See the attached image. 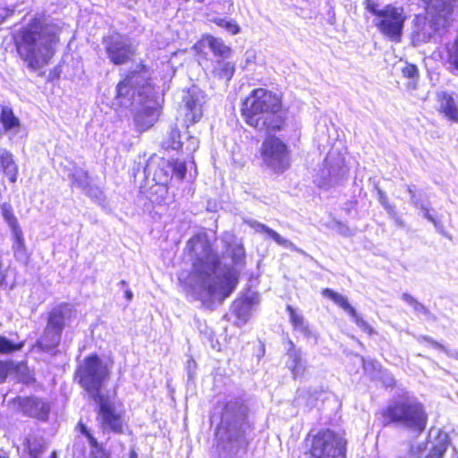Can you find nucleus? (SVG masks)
I'll use <instances>...</instances> for the list:
<instances>
[{
    "label": "nucleus",
    "mask_w": 458,
    "mask_h": 458,
    "mask_svg": "<svg viewBox=\"0 0 458 458\" xmlns=\"http://www.w3.org/2000/svg\"><path fill=\"white\" fill-rule=\"evenodd\" d=\"M224 242L226 245V251L232 257L233 265L242 266L245 259V250L242 242H238L232 234L225 235Z\"/></svg>",
    "instance_id": "obj_21"
},
{
    "label": "nucleus",
    "mask_w": 458,
    "mask_h": 458,
    "mask_svg": "<svg viewBox=\"0 0 458 458\" xmlns=\"http://www.w3.org/2000/svg\"><path fill=\"white\" fill-rule=\"evenodd\" d=\"M421 211L423 212V216L427 220L431 222L436 227L438 226V222L430 215L428 206H426L425 208H422Z\"/></svg>",
    "instance_id": "obj_49"
},
{
    "label": "nucleus",
    "mask_w": 458,
    "mask_h": 458,
    "mask_svg": "<svg viewBox=\"0 0 458 458\" xmlns=\"http://www.w3.org/2000/svg\"><path fill=\"white\" fill-rule=\"evenodd\" d=\"M325 169L322 170L323 176L325 177V185H330L337 182L339 176H344L345 170L337 163L336 165L332 163V157L328 155L325 158Z\"/></svg>",
    "instance_id": "obj_25"
},
{
    "label": "nucleus",
    "mask_w": 458,
    "mask_h": 458,
    "mask_svg": "<svg viewBox=\"0 0 458 458\" xmlns=\"http://www.w3.org/2000/svg\"><path fill=\"white\" fill-rule=\"evenodd\" d=\"M361 361L363 363V368L366 371H369V369H376L377 367V363L372 360H365L363 358H361Z\"/></svg>",
    "instance_id": "obj_50"
},
{
    "label": "nucleus",
    "mask_w": 458,
    "mask_h": 458,
    "mask_svg": "<svg viewBox=\"0 0 458 458\" xmlns=\"http://www.w3.org/2000/svg\"><path fill=\"white\" fill-rule=\"evenodd\" d=\"M245 223L251 228H253L257 233H267L271 239H273L278 245L297 250L296 246L289 240L283 238L279 233H277L273 229L269 228L264 224H261L258 221L250 219L246 220Z\"/></svg>",
    "instance_id": "obj_20"
},
{
    "label": "nucleus",
    "mask_w": 458,
    "mask_h": 458,
    "mask_svg": "<svg viewBox=\"0 0 458 458\" xmlns=\"http://www.w3.org/2000/svg\"><path fill=\"white\" fill-rule=\"evenodd\" d=\"M26 448L28 449L30 456H32L33 458L37 456L38 453V447L36 445L31 443V440L29 438L26 439Z\"/></svg>",
    "instance_id": "obj_47"
},
{
    "label": "nucleus",
    "mask_w": 458,
    "mask_h": 458,
    "mask_svg": "<svg viewBox=\"0 0 458 458\" xmlns=\"http://www.w3.org/2000/svg\"><path fill=\"white\" fill-rule=\"evenodd\" d=\"M144 174L147 179L151 178L156 184L165 187L172 178L171 161L153 155L147 161Z\"/></svg>",
    "instance_id": "obj_14"
},
{
    "label": "nucleus",
    "mask_w": 458,
    "mask_h": 458,
    "mask_svg": "<svg viewBox=\"0 0 458 458\" xmlns=\"http://www.w3.org/2000/svg\"><path fill=\"white\" fill-rule=\"evenodd\" d=\"M448 357L454 358L455 360H458V352L457 351H452L444 346V349H441Z\"/></svg>",
    "instance_id": "obj_52"
},
{
    "label": "nucleus",
    "mask_w": 458,
    "mask_h": 458,
    "mask_svg": "<svg viewBox=\"0 0 458 458\" xmlns=\"http://www.w3.org/2000/svg\"><path fill=\"white\" fill-rule=\"evenodd\" d=\"M419 342H428L434 348H437L441 351V349H444V345L435 341L432 337L427 336V335H420L418 338Z\"/></svg>",
    "instance_id": "obj_46"
},
{
    "label": "nucleus",
    "mask_w": 458,
    "mask_h": 458,
    "mask_svg": "<svg viewBox=\"0 0 458 458\" xmlns=\"http://www.w3.org/2000/svg\"><path fill=\"white\" fill-rule=\"evenodd\" d=\"M446 451V444L440 443L435 445L426 458H442Z\"/></svg>",
    "instance_id": "obj_41"
},
{
    "label": "nucleus",
    "mask_w": 458,
    "mask_h": 458,
    "mask_svg": "<svg viewBox=\"0 0 458 458\" xmlns=\"http://www.w3.org/2000/svg\"><path fill=\"white\" fill-rule=\"evenodd\" d=\"M235 64L226 59H217L213 66V74L219 80L229 81L234 74Z\"/></svg>",
    "instance_id": "obj_26"
},
{
    "label": "nucleus",
    "mask_w": 458,
    "mask_h": 458,
    "mask_svg": "<svg viewBox=\"0 0 458 458\" xmlns=\"http://www.w3.org/2000/svg\"><path fill=\"white\" fill-rule=\"evenodd\" d=\"M181 138L182 136L180 131L177 129H173L168 137L164 140L163 146L174 150L181 149L182 148V141Z\"/></svg>",
    "instance_id": "obj_33"
},
{
    "label": "nucleus",
    "mask_w": 458,
    "mask_h": 458,
    "mask_svg": "<svg viewBox=\"0 0 458 458\" xmlns=\"http://www.w3.org/2000/svg\"><path fill=\"white\" fill-rule=\"evenodd\" d=\"M438 111L447 120L458 123V95L454 92L439 91L437 93Z\"/></svg>",
    "instance_id": "obj_17"
},
{
    "label": "nucleus",
    "mask_w": 458,
    "mask_h": 458,
    "mask_svg": "<svg viewBox=\"0 0 458 458\" xmlns=\"http://www.w3.org/2000/svg\"><path fill=\"white\" fill-rule=\"evenodd\" d=\"M411 202L416 208L420 210L427 206L415 193H412Z\"/></svg>",
    "instance_id": "obj_48"
},
{
    "label": "nucleus",
    "mask_w": 458,
    "mask_h": 458,
    "mask_svg": "<svg viewBox=\"0 0 458 458\" xmlns=\"http://www.w3.org/2000/svg\"><path fill=\"white\" fill-rule=\"evenodd\" d=\"M306 369L305 361L301 359L295 368L293 369L292 374L294 378L301 377Z\"/></svg>",
    "instance_id": "obj_45"
},
{
    "label": "nucleus",
    "mask_w": 458,
    "mask_h": 458,
    "mask_svg": "<svg viewBox=\"0 0 458 458\" xmlns=\"http://www.w3.org/2000/svg\"><path fill=\"white\" fill-rule=\"evenodd\" d=\"M0 168L11 182L17 181L18 166L14 162L13 156L5 149L0 150Z\"/></svg>",
    "instance_id": "obj_24"
},
{
    "label": "nucleus",
    "mask_w": 458,
    "mask_h": 458,
    "mask_svg": "<svg viewBox=\"0 0 458 458\" xmlns=\"http://www.w3.org/2000/svg\"><path fill=\"white\" fill-rule=\"evenodd\" d=\"M405 20L403 7L387 4L380 11L376 26L382 34L391 40L399 42Z\"/></svg>",
    "instance_id": "obj_10"
},
{
    "label": "nucleus",
    "mask_w": 458,
    "mask_h": 458,
    "mask_svg": "<svg viewBox=\"0 0 458 458\" xmlns=\"http://www.w3.org/2000/svg\"><path fill=\"white\" fill-rule=\"evenodd\" d=\"M108 376L106 365L97 355H91L84 359L82 364L77 370L79 382L88 394L96 399L97 396H103L101 387L104 380Z\"/></svg>",
    "instance_id": "obj_7"
},
{
    "label": "nucleus",
    "mask_w": 458,
    "mask_h": 458,
    "mask_svg": "<svg viewBox=\"0 0 458 458\" xmlns=\"http://www.w3.org/2000/svg\"><path fill=\"white\" fill-rule=\"evenodd\" d=\"M203 42L208 45L214 55L220 59H227L231 55V48L220 38L208 35L204 38Z\"/></svg>",
    "instance_id": "obj_27"
},
{
    "label": "nucleus",
    "mask_w": 458,
    "mask_h": 458,
    "mask_svg": "<svg viewBox=\"0 0 458 458\" xmlns=\"http://www.w3.org/2000/svg\"><path fill=\"white\" fill-rule=\"evenodd\" d=\"M172 167V177H175L177 180L182 181L186 174V165L184 162L174 161L171 162Z\"/></svg>",
    "instance_id": "obj_38"
},
{
    "label": "nucleus",
    "mask_w": 458,
    "mask_h": 458,
    "mask_svg": "<svg viewBox=\"0 0 458 458\" xmlns=\"http://www.w3.org/2000/svg\"><path fill=\"white\" fill-rule=\"evenodd\" d=\"M120 284H121L122 286H125V285L127 284V283H126L124 280H122V281L120 282Z\"/></svg>",
    "instance_id": "obj_61"
},
{
    "label": "nucleus",
    "mask_w": 458,
    "mask_h": 458,
    "mask_svg": "<svg viewBox=\"0 0 458 458\" xmlns=\"http://www.w3.org/2000/svg\"><path fill=\"white\" fill-rule=\"evenodd\" d=\"M382 425L390 424L421 433L427 425L428 415L423 405L411 397H402L389 403L380 411Z\"/></svg>",
    "instance_id": "obj_6"
},
{
    "label": "nucleus",
    "mask_w": 458,
    "mask_h": 458,
    "mask_svg": "<svg viewBox=\"0 0 458 458\" xmlns=\"http://www.w3.org/2000/svg\"><path fill=\"white\" fill-rule=\"evenodd\" d=\"M185 108V116L191 123H196L202 117V105L204 94L198 87L188 89L182 98Z\"/></svg>",
    "instance_id": "obj_16"
},
{
    "label": "nucleus",
    "mask_w": 458,
    "mask_h": 458,
    "mask_svg": "<svg viewBox=\"0 0 458 458\" xmlns=\"http://www.w3.org/2000/svg\"><path fill=\"white\" fill-rule=\"evenodd\" d=\"M8 369L6 368V365L0 361V384L3 383L7 376Z\"/></svg>",
    "instance_id": "obj_51"
},
{
    "label": "nucleus",
    "mask_w": 458,
    "mask_h": 458,
    "mask_svg": "<svg viewBox=\"0 0 458 458\" xmlns=\"http://www.w3.org/2000/svg\"><path fill=\"white\" fill-rule=\"evenodd\" d=\"M251 57H253V55H251ZM250 61V55H248V57H247V64H246V66H248V64H249Z\"/></svg>",
    "instance_id": "obj_62"
},
{
    "label": "nucleus",
    "mask_w": 458,
    "mask_h": 458,
    "mask_svg": "<svg viewBox=\"0 0 458 458\" xmlns=\"http://www.w3.org/2000/svg\"><path fill=\"white\" fill-rule=\"evenodd\" d=\"M192 259L191 272L186 284L203 305L211 307L222 303L238 283L235 271L222 267L218 254L213 250L207 233L191 237L186 245Z\"/></svg>",
    "instance_id": "obj_1"
},
{
    "label": "nucleus",
    "mask_w": 458,
    "mask_h": 458,
    "mask_svg": "<svg viewBox=\"0 0 458 458\" xmlns=\"http://www.w3.org/2000/svg\"><path fill=\"white\" fill-rule=\"evenodd\" d=\"M125 297L127 299V301H131L132 300V297H133V293L131 290L129 289H126L125 292Z\"/></svg>",
    "instance_id": "obj_58"
},
{
    "label": "nucleus",
    "mask_w": 458,
    "mask_h": 458,
    "mask_svg": "<svg viewBox=\"0 0 458 458\" xmlns=\"http://www.w3.org/2000/svg\"><path fill=\"white\" fill-rule=\"evenodd\" d=\"M365 8L371 13L372 14L377 16V19L380 16V11L377 9V4L373 0H365Z\"/></svg>",
    "instance_id": "obj_44"
},
{
    "label": "nucleus",
    "mask_w": 458,
    "mask_h": 458,
    "mask_svg": "<svg viewBox=\"0 0 458 458\" xmlns=\"http://www.w3.org/2000/svg\"><path fill=\"white\" fill-rule=\"evenodd\" d=\"M378 195L379 202L383 207L389 203L386 195L382 191H378Z\"/></svg>",
    "instance_id": "obj_54"
},
{
    "label": "nucleus",
    "mask_w": 458,
    "mask_h": 458,
    "mask_svg": "<svg viewBox=\"0 0 458 458\" xmlns=\"http://www.w3.org/2000/svg\"><path fill=\"white\" fill-rule=\"evenodd\" d=\"M72 184L80 189H85L89 185L88 173L82 169H76L71 175Z\"/></svg>",
    "instance_id": "obj_35"
},
{
    "label": "nucleus",
    "mask_w": 458,
    "mask_h": 458,
    "mask_svg": "<svg viewBox=\"0 0 458 458\" xmlns=\"http://www.w3.org/2000/svg\"><path fill=\"white\" fill-rule=\"evenodd\" d=\"M72 308L67 303H62L55 307L47 317V326L63 333L64 327L72 316Z\"/></svg>",
    "instance_id": "obj_18"
},
{
    "label": "nucleus",
    "mask_w": 458,
    "mask_h": 458,
    "mask_svg": "<svg viewBox=\"0 0 458 458\" xmlns=\"http://www.w3.org/2000/svg\"><path fill=\"white\" fill-rule=\"evenodd\" d=\"M245 122L260 131L268 133L284 128L286 113L282 109L280 98L266 89H256L242 106Z\"/></svg>",
    "instance_id": "obj_4"
},
{
    "label": "nucleus",
    "mask_w": 458,
    "mask_h": 458,
    "mask_svg": "<svg viewBox=\"0 0 458 458\" xmlns=\"http://www.w3.org/2000/svg\"><path fill=\"white\" fill-rule=\"evenodd\" d=\"M402 300L405 301L407 304L411 306L415 312L418 314H422L427 318H430L433 317L431 312L420 302H419L413 296L409 293H403L402 295Z\"/></svg>",
    "instance_id": "obj_32"
},
{
    "label": "nucleus",
    "mask_w": 458,
    "mask_h": 458,
    "mask_svg": "<svg viewBox=\"0 0 458 458\" xmlns=\"http://www.w3.org/2000/svg\"><path fill=\"white\" fill-rule=\"evenodd\" d=\"M322 295L332 300L337 306L348 313L356 326L363 332L369 335L375 334L373 327L357 313L356 310L349 303L347 297L328 288L322 291Z\"/></svg>",
    "instance_id": "obj_15"
},
{
    "label": "nucleus",
    "mask_w": 458,
    "mask_h": 458,
    "mask_svg": "<svg viewBox=\"0 0 458 458\" xmlns=\"http://www.w3.org/2000/svg\"><path fill=\"white\" fill-rule=\"evenodd\" d=\"M0 458H8V455L4 451L0 450Z\"/></svg>",
    "instance_id": "obj_59"
},
{
    "label": "nucleus",
    "mask_w": 458,
    "mask_h": 458,
    "mask_svg": "<svg viewBox=\"0 0 458 458\" xmlns=\"http://www.w3.org/2000/svg\"><path fill=\"white\" fill-rule=\"evenodd\" d=\"M264 165L275 174H283L291 166V150L281 139L267 137L260 148Z\"/></svg>",
    "instance_id": "obj_8"
},
{
    "label": "nucleus",
    "mask_w": 458,
    "mask_h": 458,
    "mask_svg": "<svg viewBox=\"0 0 458 458\" xmlns=\"http://www.w3.org/2000/svg\"><path fill=\"white\" fill-rule=\"evenodd\" d=\"M85 437H87L89 445L92 446V447H97L98 446V441L97 439L92 436V434L90 432H89L88 434L85 435Z\"/></svg>",
    "instance_id": "obj_53"
},
{
    "label": "nucleus",
    "mask_w": 458,
    "mask_h": 458,
    "mask_svg": "<svg viewBox=\"0 0 458 458\" xmlns=\"http://www.w3.org/2000/svg\"><path fill=\"white\" fill-rule=\"evenodd\" d=\"M184 146L185 151L188 154H191L197 150L199 148V140L195 137L189 136L187 138V141L182 142V147Z\"/></svg>",
    "instance_id": "obj_42"
},
{
    "label": "nucleus",
    "mask_w": 458,
    "mask_h": 458,
    "mask_svg": "<svg viewBox=\"0 0 458 458\" xmlns=\"http://www.w3.org/2000/svg\"><path fill=\"white\" fill-rule=\"evenodd\" d=\"M130 458H137V455H136L134 453H132V454H131Z\"/></svg>",
    "instance_id": "obj_63"
},
{
    "label": "nucleus",
    "mask_w": 458,
    "mask_h": 458,
    "mask_svg": "<svg viewBox=\"0 0 458 458\" xmlns=\"http://www.w3.org/2000/svg\"><path fill=\"white\" fill-rule=\"evenodd\" d=\"M98 405V420L104 431L121 433L123 431L122 414L105 396H97L93 400Z\"/></svg>",
    "instance_id": "obj_12"
},
{
    "label": "nucleus",
    "mask_w": 458,
    "mask_h": 458,
    "mask_svg": "<svg viewBox=\"0 0 458 458\" xmlns=\"http://www.w3.org/2000/svg\"><path fill=\"white\" fill-rule=\"evenodd\" d=\"M0 123L5 132L14 135L20 131V120L14 115L12 108L7 106L1 107Z\"/></svg>",
    "instance_id": "obj_23"
},
{
    "label": "nucleus",
    "mask_w": 458,
    "mask_h": 458,
    "mask_svg": "<svg viewBox=\"0 0 458 458\" xmlns=\"http://www.w3.org/2000/svg\"><path fill=\"white\" fill-rule=\"evenodd\" d=\"M428 10H434L436 15L445 19L449 18L452 12V3L454 0H422Z\"/></svg>",
    "instance_id": "obj_28"
},
{
    "label": "nucleus",
    "mask_w": 458,
    "mask_h": 458,
    "mask_svg": "<svg viewBox=\"0 0 458 458\" xmlns=\"http://www.w3.org/2000/svg\"><path fill=\"white\" fill-rule=\"evenodd\" d=\"M104 44L107 57L115 65L126 64L135 55L131 40L123 35H111L104 40Z\"/></svg>",
    "instance_id": "obj_11"
},
{
    "label": "nucleus",
    "mask_w": 458,
    "mask_h": 458,
    "mask_svg": "<svg viewBox=\"0 0 458 458\" xmlns=\"http://www.w3.org/2000/svg\"><path fill=\"white\" fill-rule=\"evenodd\" d=\"M79 428H80V431H81V434H83L84 436L89 432V430L88 429V428H87L84 424H82V423H80V424H79Z\"/></svg>",
    "instance_id": "obj_57"
},
{
    "label": "nucleus",
    "mask_w": 458,
    "mask_h": 458,
    "mask_svg": "<svg viewBox=\"0 0 458 458\" xmlns=\"http://www.w3.org/2000/svg\"><path fill=\"white\" fill-rule=\"evenodd\" d=\"M15 11V6H1L0 5V25L4 22V21L12 16Z\"/></svg>",
    "instance_id": "obj_43"
},
{
    "label": "nucleus",
    "mask_w": 458,
    "mask_h": 458,
    "mask_svg": "<svg viewBox=\"0 0 458 458\" xmlns=\"http://www.w3.org/2000/svg\"><path fill=\"white\" fill-rule=\"evenodd\" d=\"M383 208L386 210V212H387L390 216H394L395 215V208H394V206L391 205L390 203H388V204L385 205Z\"/></svg>",
    "instance_id": "obj_55"
},
{
    "label": "nucleus",
    "mask_w": 458,
    "mask_h": 458,
    "mask_svg": "<svg viewBox=\"0 0 458 458\" xmlns=\"http://www.w3.org/2000/svg\"><path fill=\"white\" fill-rule=\"evenodd\" d=\"M316 398L310 394L309 390L299 389L293 400L296 406H302L310 409L315 405Z\"/></svg>",
    "instance_id": "obj_30"
},
{
    "label": "nucleus",
    "mask_w": 458,
    "mask_h": 458,
    "mask_svg": "<svg viewBox=\"0 0 458 458\" xmlns=\"http://www.w3.org/2000/svg\"><path fill=\"white\" fill-rule=\"evenodd\" d=\"M310 458H345V441L327 429L316 435L311 442Z\"/></svg>",
    "instance_id": "obj_9"
},
{
    "label": "nucleus",
    "mask_w": 458,
    "mask_h": 458,
    "mask_svg": "<svg viewBox=\"0 0 458 458\" xmlns=\"http://www.w3.org/2000/svg\"><path fill=\"white\" fill-rule=\"evenodd\" d=\"M258 302V295L255 293H248L233 301L232 311L237 317L239 322L245 324L251 314L252 306Z\"/></svg>",
    "instance_id": "obj_19"
},
{
    "label": "nucleus",
    "mask_w": 458,
    "mask_h": 458,
    "mask_svg": "<svg viewBox=\"0 0 458 458\" xmlns=\"http://www.w3.org/2000/svg\"><path fill=\"white\" fill-rule=\"evenodd\" d=\"M216 23L219 27L226 30L232 35L237 34L240 30L239 26L235 22H233L232 21H227L225 19H217V20H216Z\"/></svg>",
    "instance_id": "obj_39"
},
{
    "label": "nucleus",
    "mask_w": 458,
    "mask_h": 458,
    "mask_svg": "<svg viewBox=\"0 0 458 458\" xmlns=\"http://www.w3.org/2000/svg\"><path fill=\"white\" fill-rule=\"evenodd\" d=\"M62 332L46 326L42 336L38 340V347L45 352H50L60 344Z\"/></svg>",
    "instance_id": "obj_22"
},
{
    "label": "nucleus",
    "mask_w": 458,
    "mask_h": 458,
    "mask_svg": "<svg viewBox=\"0 0 458 458\" xmlns=\"http://www.w3.org/2000/svg\"><path fill=\"white\" fill-rule=\"evenodd\" d=\"M3 216L4 220L7 222L8 225L10 226L11 230H14L15 228H19V225L17 222V219L15 216L13 215L12 208L10 205L4 204L1 207Z\"/></svg>",
    "instance_id": "obj_37"
},
{
    "label": "nucleus",
    "mask_w": 458,
    "mask_h": 458,
    "mask_svg": "<svg viewBox=\"0 0 458 458\" xmlns=\"http://www.w3.org/2000/svg\"><path fill=\"white\" fill-rule=\"evenodd\" d=\"M247 411L241 399L229 400L224 405L216 437L220 444H227L230 450L245 444L244 433L249 428Z\"/></svg>",
    "instance_id": "obj_5"
},
{
    "label": "nucleus",
    "mask_w": 458,
    "mask_h": 458,
    "mask_svg": "<svg viewBox=\"0 0 458 458\" xmlns=\"http://www.w3.org/2000/svg\"><path fill=\"white\" fill-rule=\"evenodd\" d=\"M24 343H14L5 336L0 335V353L2 354H7L13 352H17L21 350L23 347Z\"/></svg>",
    "instance_id": "obj_34"
},
{
    "label": "nucleus",
    "mask_w": 458,
    "mask_h": 458,
    "mask_svg": "<svg viewBox=\"0 0 458 458\" xmlns=\"http://www.w3.org/2000/svg\"><path fill=\"white\" fill-rule=\"evenodd\" d=\"M286 310L289 313L290 322L293 325V328L295 330L300 331L301 333H302L305 335H310L309 326L306 323L303 316L301 313L297 312V310L294 308H293L291 305L286 306Z\"/></svg>",
    "instance_id": "obj_29"
},
{
    "label": "nucleus",
    "mask_w": 458,
    "mask_h": 458,
    "mask_svg": "<svg viewBox=\"0 0 458 458\" xmlns=\"http://www.w3.org/2000/svg\"><path fill=\"white\" fill-rule=\"evenodd\" d=\"M408 191H409L411 197L412 196V193H415L412 187H411V186H408Z\"/></svg>",
    "instance_id": "obj_60"
},
{
    "label": "nucleus",
    "mask_w": 458,
    "mask_h": 458,
    "mask_svg": "<svg viewBox=\"0 0 458 458\" xmlns=\"http://www.w3.org/2000/svg\"><path fill=\"white\" fill-rule=\"evenodd\" d=\"M339 233L341 234H344L345 236L347 235H350L351 234V232H350V229L345 227L344 225H339V229H338Z\"/></svg>",
    "instance_id": "obj_56"
},
{
    "label": "nucleus",
    "mask_w": 458,
    "mask_h": 458,
    "mask_svg": "<svg viewBox=\"0 0 458 458\" xmlns=\"http://www.w3.org/2000/svg\"><path fill=\"white\" fill-rule=\"evenodd\" d=\"M402 73L404 77L414 80L418 78L419 71L416 65L406 64L402 68Z\"/></svg>",
    "instance_id": "obj_40"
},
{
    "label": "nucleus",
    "mask_w": 458,
    "mask_h": 458,
    "mask_svg": "<svg viewBox=\"0 0 458 458\" xmlns=\"http://www.w3.org/2000/svg\"><path fill=\"white\" fill-rule=\"evenodd\" d=\"M290 344L292 347L288 350L287 352L288 360L286 361V366L292 371L293 369L297 366L302 357L300 350L295 349L292 342H290Z\"/></svg>",
    "instance_id": "obj_36"
},
{
    "label": "nucleus",
    "mask_w": 458,
    "mask_h": 458,
    "mask_svg": "<svg viewBox=\"0 0 458 458\" xmlns=\"http://www.w3.org/2000/svg\"><path fill=\"white\" fill-rule=\"evenodd\" d=\"M114 106L134 107V123L139 131H144L157 122L159 110L154 98L149 72L145 66L131 72L116 86Z\"/></svg>",
    "instance_id": "obj_2"
},
{
    "label": "nucleus",
    "mask_w": 458,
    "mask_h": 458,
    "mask_svg": "<svg viewBox=\"0 0 458 458\" xmlns=\"http://www.w3.org/2000/svg\"><path fill=\"white\" fill-rule=\"evenodd\" d=\"M13 40L20 57L36 71L48 64L58 38L52 26L34 19L14 34Z\"/></svg>",
    "instance_id": "obj_3"
},
{
    "label": "nucleus",
    "mask_w": 458,
    "mask_h": 458,
    "mask_svg": "<svg viewBox=\"0 0 458 458\" xmlns=\"http://www.w3.org/2000/svg\"><path fill=\"white\" fill-rule=\"evenodd\" d=\"M12 233L13 238V249L14 250V254L16 257L22 259L25 257L26 250L22 231L21 227H19L13 230Z\"/></svg>",
    "instance_id": "obj_31"
},
{
    "label": "nucleus",
    "mask_w": 458,
    "mask_h": 458,
    "mask_svg": "<svg viewBox=\"0 0 458 458\" xmlns=\"http://www.w3.org/2000/svg\"><path fill=\"white\" fill-rule=\"evenodd\" d=\"M13 404L23 415L43 421L50 413V403L37 396L17 397L13 400Z\"/></svg>",
    "instance_id": "obj_13"
}]
</instances>
